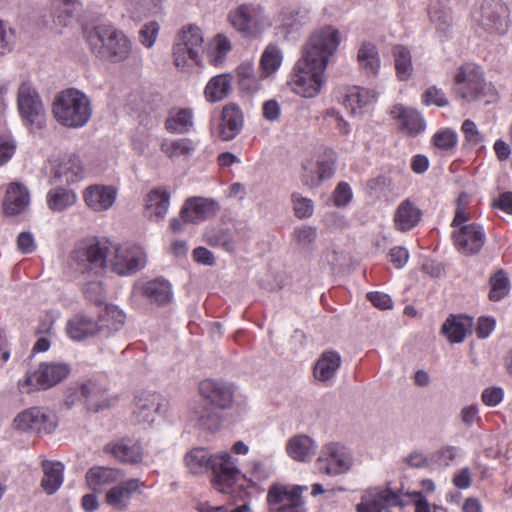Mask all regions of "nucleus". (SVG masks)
<instances>
[{
	"label": "nucleus",
	"mask_w": 512,
	"mask_h": 512,
	"mask_svg": "<svg viewBox=\"0 0 512 512\" xmlns=\"http://www.w3.org/2000/svg\"><path fill=\"white\" fill-rule=\"evenodd\" d=\"M339 44L340 33L332 26L313 32L287 82L290 89L305 98L318 95L325 83V70L329 59L334 55Z\"/></svg>",
	"instance_id": "f257e3e1"
},
{
	"label": "nucleus",
	"mask_w": 512,
	"mask_h": 512,
	"mask_svg": "<svg viewBox=\"0 0 512 512\" xmlns=\"http://www.w3.org/2000/svg\"><path fill=\"white\" fill-rule=\"evenodd\" d=\"M184 461L193 474L211 469L214 474L213 486L221 493L233 495L243 487L244 475L238 469L236 459L227 452L212 455L204 447H195L186 453Z\"/></svg>",
	"instance_id": "f03ea898"
},
{
	"label": "nucleus",
	"mask_w": 512,
	"mask_h": 512,
	"mask_svg": "<svg viewBox=\"0 0 512 512\" xmlns=\"http://www.w3.org/2000/svg\"><path fill=\"white\" fill-rule=\"evenodd\" d=\"M107 257H109V241L88 238L75 245L68 256L67 265L77 274L98 277L107 268Z\"/></svg>",
	"instance_id": "7ed1b4c3"
},
{
	"label": "nucleus",
	"mask_w": 512,
	"mask_h": 512,
	"mask_svg": "<svg viewBox=\"0 0 512 512\" xmlns=\"http://www.w3.org/2000/svg\"><path fill=\"white\" fill-rule=\"evenodd\" d=\"M56 121L67 128H81L92 116V105L87 95L75 88L58 93L52 104Z\"/></svg>",
	"instance_id": "20e7f679"
},
{
	"label": "nucleus",
	"mask_w": 512,
	"mask_h": 512,
	"mask_svg": "<svg viewBox=\"0 0 512 512\" xmlns=\"http://www.w3.org/2000/svg\"><path fill=\"white\" fill-rule=\"evenodd\" d=\"M88 41L97 57L112 62L126 60L132 49L131 41L122 31L107 25L95 27Z\"/></svg>",
	"instance_id": "39448f33"
},
{
	"label": "nucleus",
	"mask_w": 512,
	"mask_h": 512,
	"mask_svg": "<svg viewBox=\"0 0 512 512\" xmlns=\"http://www.w3.org/2000/svg\"><path fill=\"white\" fill-rule=\"evenodd\" d=\"M71 368L62 362H42L33 372H27L18 382L22 394H29L40 389H48L63 381L70 374Z\"/></svg>",
	"instance_id": "423d86ee"
},
{
	"label": "nucleus",
	"mask_w": 512,
	"mask_h": 512,
	"mask_svg": "<svg viewBox=\"0 0 512 512\" xmlns=\"http://www.w3.org/2000/svg\"><path fill=\"white\" fill-rule=\"evenodd\" d=\"M203 36L201 30L194 25L184 27L177 35L173 45V59L175 66L187 71L191 64H200V51L202 50Z\"/></svg>",
	"instance_id": "0eeeda50"
},
{
	"label": "nucleus",
	"mask_w": 512,
	"mask_h": 512,
	"mask_svg": "<svg viewBox=\"0 0 512 512\" xmlns=\"http://www.w3.org/2000/svg\"><path fill=\"white\" fill-rule=\"evenodd\" d=\"M146 265L143 249L131 244H117L109 241L107 268L120 276L134 274Z\"/></svg>",
	"instance_id": "6e6552de"
},
{
	"label": "nucleus",
	"mask_w": 512,
	"mask_h": 512,
	"mask_svg": "<svg viewBox=\"0 0 512 512\" xmlns=\"http://www.w3.org/2000/svg\"><path fill=\"white\" fill-rule=\"evenodd\" d=\"M454 91L466 102H474L493 92V88L486 83L479 67L467 64L461 66L455 75Z\"/></svg>",
	"instance_id": "1a4fd4ad"
},
{
	"label": "nucleus",
	"mask_w": 512,
	"mask_h": 512,
	"mask_svg": "<svg viewBox=\"0 0 512 512\" xmlns=\"http://www.w3.org/2000/svg\"><path fill=\"white\" fill-rule=\"evenodd\" d=\"M17 106L22 119L35 129H42L46 123V112L36 89L29 82L18 88Z\"/></svg>",
	"instance_id": "9d476101"
},
{
	"label": "nucleus",
	"mask_w": 512,
	"mask_h": 512,
	"mask_svg": "<svg viewBox=\"0 0 512 512\" xmlns=\"http://www.w3.org/2000/svg\"><path fill=\"white\" fill-rule=\"evenodd\" d=\"M168 406V400L161 394L143 391L135 397L132 419L138 425L151 427L158 416L166 414Z\"/></svg>",
	"instance_id": "9b49d317"
},
{
	"label": "nucleus",
	"mask_w": 512,
	"mask_h": 512,
	"mask_svg": "<svg viewBox=\"0 0 512 512\" xmlns=\"http://www.w3.org/2000/svg\"><path fill=\"white\" fill-rule=\"evenodd\" d=\"M317 462L321 472L329 476H339L352 468L354 460L347 447L331 442L322 447Z\"/></svg>",
	"instance_id": "f8f14e48"
},
{
	"label": "nucleus",
	"mask_w": 512,
	"mask_h": 512,
	"mask_svg": "<svg viewBox=\"0 0 512 512\" xmlns=\"http://www.w3.org/2000/svg\"><path fill=\"white\" fill-rule=\"evenodd\" d=\"M302 490L300 486L271 485L267 494L269 512H306Z\"/></svg>",
	"instance_id": "ddd939ff"
},
{
	"label": "nucleus",
	"mask_w": 512,
	"mask_h": 512,
	"mask_svg": "<svg viewBox=\"0 0 512 512\" xmlns=\"http://www.w3.org/2000/svg\"><path fill=\"white\" fill-rule=\"evenodd\" d=\"M479 25L490 34L503 35L508 31L510 11L508 6L495 0H486L481 5Z\"/></svg>",
	"instance_id": "4468645a"
},
{
	"label": "nucleus",
	"mask_w": 512,
	"mask_h": 512,
	"mask_svg": "<svg viewBox=\"0 0 512 512\" xmlns=\"http://www.w3.org/2000/svg\"><path fill=\"white\" fill-rule=\"evenodd\" d=\"M86 170L77 154H68L55 161L51 169L50 183L71 185L85 178Z\"/></svg>",
	"instance_id": "2eb2a0df"
},
{
	"label": "nucleus",
	"mask_w": 512,
	"mask_h": 512,
	"mask_svg": "<svg viewBox=\"0 0 512 512\" xmlns=\"http://www.w3.org/2000/svg\"><path fill=\"white\" fill-rule=\"evenodd\" d=\"M235 387L221 380L206 379L199 384V394L215 408L226 410L232 407Z\"/></svg>",
	"instance_id": "dca6fc26"
},
{
	"label": "nucleus",
	"mask_w": 512,
	"mask_h": 512,
	"mask_svg": "<svg viewBox=\"0 0 512 512\" xmlns=\"http://www.w3.org/2000/svg\"><path fill=\"white\" fill-rule=\"evenodd\" d=\"M17 428L36 433H51L55 426V416L41 408L33 407L20 413L14 420Z\"/></svg>",
	"instance_id": "f3484780"
},
{
	"label": "nucleus",
	"mask_w": 512,
	"mask_h": 512,
	"mask_svg": "<svg viewBox=\"0 0 512 512\" xmlns=\"http://www.w3.org/2000/svg\"><path fill=\"white\" fill-rule=\"evenodd\" d=\"M308 22L309 15L307 11L287 7L279 12L275 29L285 39H295Z\"/></svg>",
	"instance_id": "a211bd4d"
},
{
	"label": "nucleus",
	"mask_w": 512,
	"mask_h": 512,
	"mask_svg": "<svg viewBox=\"0 0 512 512\" xmlns=\"http://www.w3.org/2000/svg\"><path fill=\"white\" fill-rule=\"evenodd\" d=\"M456 249L463 255H475L482 249L486 237L481 225H462L453 233Z\"/></svg>",
	"instance_id": "6ab92c4d"
},
{
	"label": "nucleus",
	"mask_w": 512,
	"mask_h": 512,
	"mask_svg": "<svg viewBox=\"0 0 512 512\" xmlns=\"http://www.w3.org/2000/svg\"><path fill=\"white\" fill-rule=\"evenodd\" d=\"M171 192L166 186L152 188L144 197V215L155 223L162 222L169 210Z\"/></svg>",
	"instance_id": "aec40b11"
},
{
	"label": "nucleus",
	"mask_w": 512,
	"mask_h": 512,
	"mask_svg": "<svg viewBox=\"0 0 512 512\" xmlns=\"http://www.w3.org/2000/svg\"><path fill=\"white\" fill-rule=\"evenodd\" d=\"M401 504L397 493L390 488H374L357 504V512H390L391 507Z\"/></svg>",
	"instance_id": "412c9836"
},
{
	"label": "nucleus",
	"mask_w": 512,
	"mask_h": 512,
	"mask_svg": "<svg viewBox=\"0 0 512 512\" xmlns=\"http://www.w3.org/2000/svg\"><path fill=\"white\" fill-rule=\"evenodd\" d=\"M262 12L263 8L259 4H242L229 12L228 20L238 32L249 36L254 32Z\"/></svg>",
	"instance_id": "4be33fe9"
},
{
	"label": "nucleus",
	"mask_w": 512,
	"mask_h": 512,
	"mask_svg": "<svg viewBox=\"0 0 512 512\" xmlns=\"http://www.w3.org/2000/svg\"><path fill=\"white\" fill-rule=\"evenodd\" d=\"M242 126L243 114L241 109L234 104H228L223 107L219 123L212 128V131L221 140L229 141L240 133Z\"/></svg>",
	"instance_id": "5701e85b"
},
{
	"label": "nucleus",
	"mask_w": 512,
	"mask_h": 512,
	"mask_svg": "<svg viewBox=\"0 0 512 512\" xmlns=\"http://www.w3.org/2000/svg\"><path fill=\"white\" fill-rule=\"evenodd\" d=\"M218 211L219 205L215 200L193 197L185 201L181 208V217L184 222L199 223L213 217Z\"/></svg>",
	"instance_id": "b1692460"
},
{
	"label": "nucleus",
	"mask_w": 512,
	"mask_h": 512,
	"mask_svg": "<svg viewBox=\"0 0 512 512\" xmlns=\"http://www.w3.org/2000/svg\"><path fill=\"white\" fill-rule=\"evenodd\" d=\"M85 204L94 212L110 209L116 201L117 190L113 186L90 185L84 190Z\"/></svg>",
	"instance_id": "393cba45"
},
{
	"label": "nucleus",
	"mask_w": 512,
	"mask_h": 512,
	"mask_svg": "<svg viewBox=\"0 0 512 512\" xmlns=\"http://www.w3.org/2000/svg\"><path fill=\"white\" fill-rule=\"evenodd\" d=\"M104 451L125 463L137 464L143 459L141 443L128 438L106 444Z\"/></svg>",
	"instance_id": "a878e982"
},
{
	"label": "nucleus",
	"mask_w": 512,
	"mask_h": 512,
	"mask_svg": "<svg viewBox=\"0 0 512 512\" xmlns=\"http://www.w3.org/2000/svg\"><path fill=\"white\" fill-rule=\"evenodd\" d=\"M144 483L137 478L129 479L112 487L106 493V503L116 509L123 510L128 506L132 493L138 492Z\"/></svg>",
	"instance_id": "bb28decb"
},
{
	"label": "nucleus",
	"mask_w": 512,
	"mask_h": 512,
	"mask_svg": "<svg viewBox=\"0 0 512 512\" xmlns=\"http://www.w3.org/2000/svg\"><path fill=\"white\" fill-rule=\"evenodd\" d=\"M81 395L85 398L88 410L98 412L102 409L110 407L115 399L107 394L105 387L96 382H88L81 386Z\"/></svg>",
	"instance_id": "cd10ccee"
},
{
	"label": "nucleus",
	"mask_w": 512,
	"mask_h": 512,
	"mask_svg": "<svg viewBox=\"0 0 512 512\" xmlns=\"http://www.w3.org/2000/svg\"><path fill=\"white\" fill-rule=\"evenodd\" d=\"M391 115L409 135H417L425 129V121L420 113L412 108L395 105L391 109Z\"/></svg>",
	"instance_id": "c85d7f7f"
},
{
	"label": "nucleus",
	"mask_w": 512,
	"mask_h": 512,
	"mask_svg": "<svg viewBox=\"0 0 512 512\" xmlns=\"http://www.w3.org/2000/svg\"><path fill=\"white\" fill-rule=\"evenodd\" d=\"M316 451V444L312 438L305 434L291 437L286 444L287 454L295 461L308 462Z\"/></svg>",
	"instance_id": "c756f323"
},
{
	"label": "nucleus",
	"mask_w": 512,
	"mask_h": 512,
	"mask_svg": "<svg viewBox=\"0 0 512 512\" xmlns=\"http://www.w3.org/2000/svg\"><path fill=\"white\" fill-rule=\"evenodd\" d=\"M66 330L69 337L76 341H81L101 333L98 321L82 314L70 319L66 325Z\"/></svg>",
	"instance_id": "7c9ffc66"
},
{
	"label": "nucleus",
	"mask_w": 512,
	"mask_h": 512,
	"mask_svg": "<svg viewBox=\"0 0 512 512\" xmlns=\"http://www.w3.org/2000/svg\"><path fill=\"white\" fill-rule=\"evenodd\" d=\"M421 210L409 199L402 201L394 215L395 226L405 232L414 228L421 220Z\"/></svg>",
	"instance_id": "2f4dec72"
},
{
	"label": "nucleus",
	"mask_w": 512,
	"mask_h": 512,
	"mask_svg": "<svg viewBox=\"0 0 512 512\" xmlns=\"http://www.w3.org/2000/svg\"><path fill=\"white\" fill-rule=\"evenodd\" d=\"M190 421L201 430L214 432L221 423L218 412L205 404H196L191 408Z\"/></svg>",
	"instance_id": "473e14b6"
},
{
	"label": "nucleus",
	"mask_w": 512,
	"mask_h": 512,
	"mask_svg": "<svg viewBox=\"0 0 512 512\" xmlns=\"http://www.w3.org/2000/svg\"><path fill=\"white\" fill-rule=\"evenodd\" d=\"M341 365V356L336 351H325L314 366V377L321 382L334 378Z\"/></svg>",
	"instance_id": "72a5a7b5"
},
{
	"label": "nucleus",
	"mask_w": 512,
	"mask_h": 512,
	"mask_svg": "<svg viewBox=\"0 0 512 512\" xmlns=\"http://www.w3.org/2000/svg\"><path fill=\"white\" fill-rule=\"evenodd\" d=\"M29 202L30 197L26 187L20 184H12L6 192L3 209L7 215H16L24 211Z\"/></svg>",
	"instance_id": "f704fd0d"
},
{
	"label": "nucleus",
	"mask_w": 512,
	"mask_h": 512,
	"mask_svg": "<svg viewBox=\"0 0 512 512\" xmlns=\"http://www.w3.org/2000/svg\"><path fill=\"white\" fill-rule=\"evenodd\" d=\"M473 320L467 316L450 315L443 323L441 332L452 343H461L464 341L467 332L471 329Z\"/></svg>",
	"instance_id": "c9c22d12"
},
{
	"label": "nucleus",
	"mask_w": 512,
	"mask_h": 512,
	"mask_svg": "<svg viewBox=\"0 0 512 512\" xmlns=\"http://www.w3.org/2000/svg\"><path fill=\"white\" fill-rule=\"evenodd\" d=\"M142 294L151 302L159 306L166 305L172 300L170 283L164 279H154L145 283Z\"/></svg>",
	"instance_id": "e433bc0d"
},
{
	"label": "nucleus",
	"mask_w": 512,
	"mask_h": 512,
	"mask_svg": "<svg viewBox=\"0 0 512 512\" xmlns=\"http://www.w3.org/2000/svg\"><path fill=\"white\" fill-rule=\"evenodd\" d=\"M43 478L41 486L47 494L55 493L63 483L64 466L61 462L44 460L42 462Z\"/></svg>",
	"instance_id": "4c0bfd02"
},
{
	"label": "nucleus",
	"mask_w": 512,
	"mask_h": 512,
	"mask_svg": "<svg viewBox=\"0 0 512 512\" xmlns=\"http://www.w3.org/2000/svg\"><path fill=\"white\" fill-rule=\"evenodd\" d=\"M119 470L108 467H93L86 473V481L93 491H99L105 485L112 484L122 478Z\"/></svg>",
	"instance_id": "58836bf2"
},
{
	"label": "nucleus",
	"mask_w": 512,
	"mask_h": 512,
	"mask_svg": "<svg viewBox=\"0 0 512 512\" xmlns=\"http://www.w3.org/2000/svg\"><path fill=\"white\" fill-rule=\"evenodd\" d=\"M82 4L78 0H59L54 6L52 17L56 26L66 27L80 13Z\"/></svg>",
	"instance_id": "ea45409f"
},
{
	"label": "nucleus",
	"mask_w": 512,
	"mask_h": 512,
	"mask_svg": "<svg viewBox=\"0 0 512 512\" xmlns=\"http://www.w3.org/2000/svg\"><path fill=\"white\" fill-rule=\"evenodd\" d=\"M125 314L117 306L108 305L99 314L98 324L100 332L110 335L112 332L118 331L124 324Z\"/></svg>",
	"instance_id": "a19ab883"
},
{
	"label": "nucleus",
	"mask_w": 512,
	"mask_h": 512,
	"mask_svg": "<svg viewBox=\"0 0 512 512\" xmlns=\"http://www.w3.org/2000/svg\"><path fill=\"white\" fill-rule=\"evenodd\" d=\"M232 76L220 74L212 77L207 83L204 94L209 102H218L226 98L231 91Z\"/></svg>",
	"instance_id": "79ce46f5"
},
{
	"label": "nucleus",
	"mask_w": 512,
	"mask_h": 512,
	"mask_svg": "<svg viewBox=\"0 0 512 512\" xmlns=\"http://www.w3.org/2000/svg\"><path fill=\"white\" fill-rule=\"evenodd\" d=\"M360 68L368 76H376L380 69V58L376 46L370 42H364L357 54Z\"/></svg>",
	"instance_id": "37998d69"
},
{
	"label": "nucleus",
	"mask_w": 512,
	"mask_h": 512,
	"mask_svg": "<svg viewBox=\"0 0 512 512\" xmlns=\"http://www.w3.org/2000/svg\"><path fill=\"white\" fill-rule=\"evenodd\" d=\"M283 53L275 44H269L260 58V77L266 79L273 75L281 66Z\"/></svg>",
	"instance_id": "c03bdc74"
},
{
	"label": "nucleus",
	"mask_w": 512,
	"mask_h": 512,
	"mask_svg": "<svg viewBox=\"0 0 512 512\" xmlns=\"http://www.w3.org/2000/svg\"><path fill=\"white\" fill-rule=\"evenodd\" d=\"M193 126V112L189 108L173 110L165 121V128L171 133L184 134Z\"/></svg>",
	"instance_id": "a18cd8bd"
},
{
	"label": "nucleus",
	"mask_w": 512,
	"mask_h": 512,
	"mask_svg": "<svg viewBox=\"0 0 512 512\" xmlns=\"http://www.w3.org/2000/svg\"><path fill=\"white\" fill-rule=\"evenodd\" d=\"M377 93L374 90L355 88L346 95L344 105L351 114H357L358 110L369 106L376 101Z\"/></svg>",
	"instance_id": "49530a36"
},
{
	"label": "nucleus",
	"mask_w": 512,
	"mask_h": 512,
	"mask_svg": "<svg viewBox=\"0 0 512 512\" xmlns=\"http://www.w3.org/2000/svg\"><path fill=\"white\" fill-rule=\"evenodd\" d=\"M77 201L75 192L64 187L51 189L47 194L48 207L53 211H63Z\"/></svg>",
	"instance_id": "de8ad7c7"
},
{
	"label": "nucleus",
	"mask_w": 512,
	"mask_h": 512,
	"mask_svg": "<svg viewBox=\"0 0 512 512\" xmlns=\"http://www.w3.org/2000/svg\"><path fill=\"white\" fill-rule=\"evenodd\" d=\"M238 84L242 91L254 94L261 89V77L258 78L254 73L252 63L246 62L238 66L237 70Z\"/></svg>",
	"instance_id": "09e8293b"
},
{
	"label": "nucleus",
	"mask_w": 512,
	"mask_h": 512,
	"mask_svg": "<svg viewBox=\"0 0 512 512\" xmlns=\"http://www.w3.org/2000/svg\"><path fill=\"white\" fill-rule=\"evenodd\" d=\"M393 56L398 78L402 81L408 80L413 72L410 51L402 45H396L393 48Z\"/></svg>",
	"instance_id": "8fccbe9b"
},
{
	"label": "nucleus",
	"mask_w": 512,
	"mask_h": 512,
	"mask_svg": "<svg viewBox=\"0 0 512 512\" xmlns=\"http://www.w3.org/2000/svg\"><path fill=\"white\" fill-rule=\"evenodd\" d=\"M489 284V299L491 301L498 302L509 294L510 280L503 269L498 270L490 277Z\"/></svg>",
	"instance_id": "3c124183"
},
{
	"label": "nucleus",
	"mask_w": 512,
	"mask_h": 512,
	"mask_svg": "<svg viewBox=\"0 0 512 512\" xmlns=\"http://www.w3.org/2000/svg\"><path fill=\"white\" fill-rule=\"evenodd\" d=\"M128 11L134 20H142L160 11V0H130Z\"/></svg>",
	"instance_id": "603ef678"
},
{
	"label": "nucleus",
	"mask_w": 512,
	"mask_h": 512,
	"mask_svg": "<svg viewBox=\"0 0 512 512\" xmlns=\"http://www.w3.org/2000/svg\"><path fill=\"white\" fill-rule=\"evenodd\" d=\"M161 151L169 158L190 156L195 151L192 140L183 138L178 140H165L161 144Z\"/></svg>",
	"instance_id": "864d4df0"
},
{
	"label": "nucleus",
	"mask_w": 512,
	"mask_h": 512,
	"mask_svg": "<svg viewBox=\"0 0 512 512\" xmlns=\"http://www.w3.org/2000/svg\"><path fill=\"white\" fill-rule=\"evenodd\" d=\"M205 241L210 246L221 247L226 251L234 249V242L230 231L222 228L208 229L204 235Z\"/></svg>",
	"instance_id": "5fc2aeb1"
},
{
	"label": "nucleus",
	"mask_w": 512,
	"mask_h": 512,
	"mask_svg": "<svg viewBox=\"0 0 512 512\" xmlns=\"http://www.w3.org/2000/svg\"><path fill=\"white\" fill-rule=\"evenodd\" d=\"M429 14L437 30L445 33L451 26L452 15L450 8L434 4L430 6Z\"/></svg>",
	"instance_id": "6e6d98bb"
},
{
	"label": "nucleus",
	"mask_w": 512,
	"mask_h": 512,
	"mask_svg": "<svg viewBox=\"0 0 512 512\" xmlns=\"http://www.w3.org/2000/svg\"><path fill=\"white\" fill-rule=\"evenodd\" d=\"M457 142V133L448 128L437 131L432 137L433 145L443 151L453 150L456 147Z\"/></svg>",
	"instance_id": "4d7b16f0"
},
{
	"label": "nucleus",
	"mask_w": 512,
	"mask_h": 512,
	"mask_svg": "<svg viewBox=\"0 0 512 512\" xmlns=\"http://www.w3.org/2000/svg\"><path fill=\"white\" fill-rule=\"evenodd\" d=\"M15 30L11 25L0 18V56L10 53L15 45Z\"/></svg>",
	"instance_id": "13d9d810"
},
{
	"label": "nucleus",
	"mask_w": 512,
	"mask_h": 512,
	"mask_svg": "<svg viewBox=\"0 0 512 512\" xmlns=\"http://www.w3.org/2000/svg\"><path fill=\"white\" fill-rule=\"evenodd\" d=\"M293 238L302 249L311 250L317 238V230L311 226H301L294 229Z\"/></svg>",
	"instance_id": "bf43d9fd"
},
{
	"label": "nucleus",
	"mask_w": 512,
	"mask_h": 512,
	"mask_svg": "<svg viewBox=\"0 0 512 512\" xmlns=\"http://www.w3.org/2000/svg\"><path fill=\"white\" fill-rule=\"evenodd\" d=\"M292 203L295 215L299 219L308 218L313 214L314 206L311 199L303 197L298 193L292 194Z\"/></svg>",
	"instance_id": "052dcab7"
},
{
	"label": "nucleus",
	"mask_w": 512,
	"mask_h": 512,
	"mask_svg": "<svg viewBox=\"0 0 512 512\" xmlns=\"http://www.w3.org/2000/svg\"><path fill=\"white\" fill-rule=\"evenodd\" d=\"M422 102L426 106L436 105L438 107H445L449 101L442 89L436 86L427 88L422 94Z\"/></svg>",
	"instance_id": "680f3d73"
},
{
	"label": "nucleus",
	"mask_w": 512,
	"mask_h": 512,
	"mask_svg": "<svg viewBox=\"0 0 512 512\" xmlns=\"http://www.w3.org/2000/svg\"><path fill=\"white\" fill-rule=\"evenodd\" d=\"M334 164L335 157L334 152H326L324 155L320 156L315 163L317 168V173L321 179V182L325 179L332 177L334 174Z\"/></svg>",
	"instance_id": "e2e57ef3"
},
{
	"label": "nucleus",
	"mask_w": 512,
	"mask_h": 512,
	"mask_svg": "<svg viewBox=\"0 0 512 512\" xmlns=\"http://www.w3.org/2000/svg\"><path fill=\"white\" fill-rule=\"evenodd\" d=\"M215 54L211 55L210 62L214 66L221 64L226 54L231 50L230 41L223 35H217L214 39Z\"/></svg>",
	"instance_id": "0e129e2a"
},
{
	"label": "nucleus",
	"mask_w": 512,
	"mask_h": 512,
	"mask_svg": "<svg viewBox=\"0 0 512 512\" xmlns=\"http://www.w3.org/2000/svg\"><path fill=\"white\" fill-rule=\"evenodd\" d=\"M85 297L96 304H101L105 299V289L99 280L89 281L84 287Z\"/></svg>",
	"instance_id": "69168bd1"
},
{
	"label": "nucleus",
	"mask_w": 512,
	"mask_h": 512,
	"mask_svg": "<svg viewBox=\"0 0 512 512\" xmlns=\"http://www.w3.org/2000/svg\"><path fill=\"white\" fill-rule=\"evenodd\" d=\"M160 26L156 21L143 25L139 32L140 42L147 48H151L158 36Z\"/></svg>",
	"instance_id": "338daca9"
},
{
	"label": "nucleus",
	"mask_w": 512,
	"mask_h": 512,
	"mask_svg": "<svg viewBox=\"0 0 512 512\" xmlns=\"http://www.w3.org/2000/svg\"><path fill=\"white\" fill-rule=\"evenodd\" d=\"M459 448L455 446H445L433 454L435 462L444 467H448L458 456Z\"/></svg>",
	"instance_id": "774afa93"
}]
</instances>
